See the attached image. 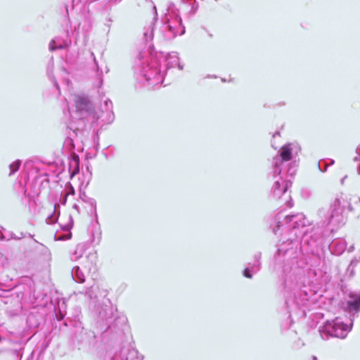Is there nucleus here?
I'll return each instance as SVG.
<instances>
[{"label":"nucleus","instance_id":"1","mask_svg":"<svg viewBox=\"0 0 360 360\" xmlns=\"http://www.w3.org/2000/svg\"><path fill=\"white\" fill-rule=\"evenodd\" d=\"M346 206L349 211L353 210L350 202L337 198L330 206L319 209L316 226L302 233L300 229H304L308 223L302 213L285 215L280 212L274 217L271 224L274 233L283 234L285 231L291 236L278 245L269 267L273 273L281 277L284 288L292 290L299 287L300 271L294 267L298 246L302 252L319 257L324 237L328 232L345 224Z\"/></svg>","mask_w":360,"mask_h":360},{"label":"nucleus","instance_id":"2","mask_svg":"<svg viewBox=\"0 0 360 360\" xmlns=\"http://www.w3.org/2000/svg\"><path fill=\"white\" fill-rule=\"evenodd\" d=\"M97 291H99L98 287L91 286L84 291H79L78 293L84 295L90 301V304L93 306L97 314L98 322L105 326V331L112 328H119L120 324L125 323L126 317L117 315V309L114 310L110 300L106 298L107 291L105 290L100 292V297H103L100 303Z\"/></svg>","mask_w":360,"mask_h":360},{"label":"nucleus","instance_id":"3","mask_svg":"<svg viewBox=\"0 0 360 360\" xmlns=\"http://www.w3.org/2000/svg\"><path fill=\"white\" fill-rule=\"evenodd\" d=\"M185 31L179 10L174 4H169L167 12L162 18V25L159 28L158 34L165 40H172L178 34L183 35Z\"/></svg>","mask_w":360,"mask_h":360},{"label":"nucleus","instance_id":"4","mask_svg":"<svg viewBox=\"0 0 360 360\" xmlns=\"http://www.w3.org/2000/svg\"><path fill=\"white\" fill-rule=\"evenodd\" d=\"M135 76L139 82L143 83L148 88L154 87L163 82V75L155 60L143 63L135 71Z\"/></svg>","mask_w":360,"mask_h":360},{"label":"nucleus","instance_id":"5","mask_svg":"<svg viewBox=\"0 0 360 360\" xmlns=\"http://www.w3.org/2000/svg\"><path fill=\"white\" fill-rule=\"evenodd\" d=\"M353 321L350 323H345L341 319L335 318L333 320H327L323 326L319 327V331L323 340H328L330 337L344 339L352 330Z\"/></svg>","mask_w":360,"mask_h":360},{"label":"nucleus","instance_id":"6","mask_svg":"<svg viewBox=\"0 0 360 360\" xmlns=\"http://www.w3.org/2000/svg\"><path fill=\"white\" fill-rule=\"evenodd\" d=\"M276 176V178L274 177L273 171L270 174V176L274 180L271 188V196L276 200H279L283 197L288 202V207H291L292 205L288 200V199L290 198V195L288 193V190L291 187L292 181L285 179L283 173L280 175L277 174Z\"/></svg>","mask_w":360,"mask_h":360},{"label":"nucleus","instance_id":"7","mask_svg":"<svg viewBox=\"0 0 360 360\" xmlns=\"http://www.w3.org/2000/svg\"><path fill=\"white\" fill-rule=\"evenodd\" d=\"M292 153L290 143L283 146L279 151V155L273 158L272 167L273 176L276 178V175L283 173V166L285 162L292 159Z\"/></svg>","mask_w":360,"mask_h":360},{"label":"nucleus","instance_id":"8","mask_svg":"<svg viewBox=\"0 0 360 360\" xmlns=\"http://www.w3.org/2000/svg\"><path fill=\"white\" fill-rule=\"evenodd\" d=\"M75 114L79 120L93 115V104L87 96H77L75 99Z\"/></svg>","mask_w":360,"mask_h":360},{"label":"nucleus","instance_id":"9","mask_svg":"<svg viewBox=\"0 0 360 360\" xmlns=\"http://www.w3.org/2000/svg\"><path fill=\"white\" fill-rule=\"evenodd\" d=\"M93 117L97 120H100L103 124H111L115 119L112 101L109 98H106L103 101V105H101L100 114L93 113Z\"/></svg>","mask_w":360,"mask_h":360},{"label":"nucleus","instance_id":"10","mask_svg":"<svg viewBox=\"0 0 360 360\" xmlns=\"http://www.w3.org/2000/svg\"><path fill=\"white\" fill-rule=\"evenodd\" d=\"M345 310L349 312L358 313L360 311V292L349 291L347 292Z\"/></svg>","mask_w":360,"mask_h":360},{"label":"nucleus","instance_id":"11","mask_svg":"<svg viewBox=\"0 0 360 360\" xmlns=\"http://www.w3.org/2000/svg\"><path fill=\"white\" fill-rule=\"evenodd\" d=\"M118 360H143L144 356L139 355V351L130 346L122 347L118 352Z\"/></svg>","mask_w":360,"mask_h":360},{"label":"nucleus","instance_id":"12","mask_svg":"<svg viewBox=\"0 0 360 360\" xmlns=\"http://www.w3.org/2000/svg\"><path fill=\"white\" fill-rule=\"evenodd\" d=\"M153 9L155 11V15L153 19V21H151L147 26L144 27V28H143V39L145 40V41L146 43L151 41L154 37V26H155V22L158 19V13H157V9H156L155 6H153Z\"/></svg>","mask_w":360,"mask_h":360},{"label":"nucleus","instance_id":"13","mask_svg":"<svg viewBox=\"0 0 360 360\" xmlns=\"http://www.w3.org/2000/svg\"><path fill=\"white\" fill-rule=\"evenodd\" d=\"M328 248L332 254L340 255L346 250L347 244L344 240H334L330 243Z\"/></svg>","mask_w":360,"mask_h":360},{"label":"nucleus","instance_id":"14","mask_svg":"<svg viewBox=\"0 0 360 360\" xmlns=\"http://www.w3.org/2000/svg\"><path fill=\"white\" fill-rule=\"evenodd\" d=\"M53 68H54L53 57L51 56L48 62V64H47L46 72H47V75H48L49 78L53 82V85L58 89H59L58 83L57 82L56 79L53 75Z\"/></svg>","mask_w":360,"mask_h":360},{"label":"nucleus","instance_id":"15","mask_svg":"<svg viewBox=\"0 0 360 360\" xmlns=\"http://www.w3.org/2000/svg\"><path fill=\"white\" fill-rule=\"evenodd\" d=\"M71 275L73 280L79 283H82L85 281V276L78 266L72 268Z\"/></svg>","mask_w":360,"mask_h":360},{"label":"nucleus","instance_id":"16","mask_svg":"<svg viewBox=\"0 0 360 360\" xmlns=\"http://www.w3.org/2000/svg\"><path fill=\"white\" fill-rule=\"evenodd\" d=\"M59 210H60V205L57 203L54 205V210L53 212L48 216V217L46 219V221L49 224H53L56 223L59 217Z\"/></svg>","mask_w":360,"mask_h":360},{"label":"nucleus","instance_id":"17","mask_svg":"<svg viewBox=\"0 0 360 360\" xmlns=\"http://www.w3.org/2000/svg\"><path fill=\"white\" fill-rule=\"evenodd\" d=\"M73 226V219L71 216H70V222L65 224L61 225V229L64 231H67L68 233H66L63 238H60V240H68L70 239L72 236V233L70 232V229L72 228Z\"/></svg>","mask_w":360,"mask_h":360},{"label":"nucleus","instance_id":"18","mask_svg":"<svg viewBox=\"0 0 360 360\" xmlns=\"http://www.w3.org/2000/svg\"><path fill=\"white\" fill-rule=\"evenodd\" d=\"M261 257H262L261 252H257L254 255L255 263L252 264V266H251L252 271L254 273L258 272L261 269V262H260Z\"/></svg>","mask_w":360,"mask_h":360},{"label":"nucleus","instance_id":"19","mask_svg":"<svg viewBox=\"0 0 360 360\" xmlns=\"http://www.w3.org/2000/svg\"><path fill=\"white\" fill-rule=\"evenodd\" d=\"M84 252V245L79 244L77 245L75 252L71 256V259L76 261L80 259Z\"/></svg>","mask_w":360,"mask_h":360},{"label":"nucleus","instance_id":"20","mask_svg":"<svg viewBox=\"0 0 360 360\" xmlns=\"http://www.w3.org/2000/svg\"><path fill=\"white\" fill-rule=\"evenodd\" d=\"M27 236L32 238L35 243H38L37 240L34 238V235H32L31 233H27V232H25V233L20 232L19 236L15 234L13 232H11V233H10V238L15 239V240H20V239L25 238Z\"/></svg>","mask_w":360,"mask_h":360},{"label":"nucleus","instance_id":"21","mask_svg":"<svg viewBox=\"0 0 360 360\" xmlns=\"http://www.w3.org/2000/svg\"><path fill=\"white\" fill-rule=\"evenodd\" d=\"M330 164H328L326 160H321L318 162V167L321 172H324L327 170L330 165H333L335 161L333 160H330Z\"/></svg>","mask_w":360,"mask_h":360},{"label":"nucleus","instance_id":"22","mask_svg":"<svg viewBox=\"0 0 360 360\" xmlns=\"http://www.w3.org/2000/svg\"><path fill=\"white\" fill-rule=\"evenodd\" d=\"M91 56L93 57L95 66L96 68V75L99 78V84H100V86H101L103 84V78H102L103 72H102V70H101L99 69L98 62H97L96 58L93 52H91Z\"/></svg>","mask_w":360,"mask_h":360},{"label":"nucleus","instance_id":"23","mask_svg":"<svg viewBox=\"0 0 360 360\" xmlns=\"http://www.w3.org/2000/svg\"><path fill=\"white\" fill-rule=\"evenodd\" d=\"M169 56L171 58H174V67L176 65L180 70H182L184 68V65L179 63V58L178 56V53L176 52H172L169 53Z\"/></svg>","mask_w":360,"mask_h":360},{"label":"nucleus","instance_id":"24","mask_svg":"<svg viewBox=\"0 0 360 360\" xmlns=\"http://www.w3.org/2000/svg\"><path fill=\"white\" fill-rule=\"evenodd\" d=\"M20 165H21V161L19 160H15V162H12L9 165L10 170H11L9 175H12L15 172H16L19 169Z\"/></svg>","mask_w":360,"mask_h":360},{"label":"nucleus","instance_id":"25","mask_svg":"<svg viewBox=\"0 0 360 360\" xmlns=\"http://www.w3.org/2000/svg\"><path fill=\"white\" fill-rule=\"evenodd\" d=\"M296 167L297 165L295 162L290 163L288 168L287 169L286 174L290 176H294L296 172Z\"/></svg>","mask_w":360,"mask_h":360},{"label":"nucleus","instance_id":"26","mask_svg":"<svg viewBox=\"0 0 360 360\" xmlns=\"http://www.w3.org/2000/svg\"><path fill=\"white\" fill-rule=\"evenodd\" d=\"M251 266H252V264L250 263L249 264V266L246 267L243 271V275L248 278H252V274H255L252 271V268H251Z\"/></svg>","mask_w":360,"mask_h":360},{"label":"nucleus","instance_id":"27","mask_svg":"<svg viewBox=\"0 0 360 360\" xmlns=\"http://www.w3.org/2000/svg\"><path fill=\"white\" fill-rule=\"evenodd\" d=\"M87 259L90 260L91 262V264L93 265L94 264H96V252H92V253H89L88 255H87Z\"/></svg>","mask_w":360,"mask_h":360},{"label":"nucleus","instance_id":"28","mask_svg":"<svg viewBox=\"0 0 360 360\" xmlns=\"http://www.w3.org/2000/svg\"><path fill=\"white\" fill-rule=\"evenodd\" d=\"M54 44H55V41H54V40H53V39H52V40L50 41V43H49V50H50L51 51H56V50H57V49H62V48H63L61 46H56Z\"/></svg>","mask_w":360,"mask_h":360},{"label":"nucleus","instance_id":"29","mask_svg":"<svg viewBox=\"0 0 360 360\" xmlns=\"http://www.w3.org/2000/svg\"><path fill=\"white\" fill-rule=\"evenodd\" d=\"M167 60V69L174 68V58H171L169 56V53L168 54Z\"/></svg>","mask_w":360,"mask_h":360},{"label":"nucleus","instance_id":"30","mask_svg":"<svg viewBox=\"0 0 360 360\" xmlns=\"http://www.w3.org/2000/svg\"><path fill=\"white\" fill-rule=\"evenodd\" d=\"M355 269V266H352V268H350V265L348 266L347 271L349 274V276L350 277L354 276V275L355 274V269Z\"/></svg>","mask_w":360,"mask_h":360},{"label":"nucleus","instance_id":"31","mask_svg":"<svg viewBox=\"0 0 360 360\" xmlns=\"http://www.w3.org/2000/svg\"><path fill=\"white\" fill-rule=\"evenodd\" d=\"M350 200H352L353 202L355 204L360 203V198L358 196H354V197H353V198H352Z\"/></svg>","mask_w":360,"mask_h":360},{"label":"nucleus","instance_id":"32","mask_svg":"<svg viewBox=\"0 0 360 360\" xmlns=\"http://www.w3.org/2000/svg\"><path fill=\"white\" fill-rule=\"evenodd\" d=\"M67 187L70 188V193H71V194L75 193L74 188L70 182L67 184Z\"/></svg>","mask_w":360,"mask_h":360},{"label":"nucleus","instance_id":"33","mask_svg":"<svg viewBox=\"0 0 360 360\" xmlns=\"http://www.w3.org/2000/svg\"><path fill=\"white\" fill-rule=\"evenodd\" d=\"M357 153V155L355 156L353 159L354 162L360 161V153Z\"/></svg>","mask_w":360,"mask_h":360},{"label":"nucleus","instance_id":"34","mask_svg":"<svg viewBox=\"0 0 360 360\" xmlns=\"http://www.w3.org/2000/svg\"><path fill=\"white\" fill-rule=\"evenodd\" d=\"M12 352H13V353L14 354H15L16 356H22V354H20V351H18V350H17V349H14V350H13Z\"/></svg>","mask_w":360,"mask_h":360},{"label":"nucleus","instance_id":"35","mask_svg":"<svg viewBox=\"0 0 360 360\" xmlns=\"http://www.w3.org/2000/svg\"><path fill=\"white\" fill-rule=\"evenodd\" d=\"M101 233H98V237H97V240L96 241V244H98L101 241Z\"/></svg>","mask_w":360,"mask_h":360},{"label":"nucleus","instance_id":"36","mask_svg":"<svg viewBox=\"0 0 360 360\" xmlns=\"http://www.w3.org/2000/svg\"><path fill=\"white\" fill-rule=\"evenodd\" d=\"M117 356L118 353H115L114 355L111 357L110 360H118Z\"/></svg>","mask_w":360,"mask_h":360},{"label":"nucleus","instance_id":"37","mask_svg":"<svg viewBox=\"0 0 360 360\" xmlns=\"http://www.w3.org/2000/svg\"><path fill=\"white\" fill-rule=\"evenodd\" d=\"M354 250V245H351L349 248H348V252H352Z\"/></svg>","mask_w":360,"mask_h":360},{"label":"nucleus","instance_id":"38","mask_svg":"<svg viewBox=\"0 0 360 360\" xmlns=\"http://www.w3.org/2000/svg\"><path fill=\"white\" fill-rule=\"evenodd\" d=\"M95 241H96V237H95V236H94V233H91V242H92V243H94Z\"/></svg>","mask_w":360,"mask_h":360},{"label":"nucleus","instance_id":"39","mask_svg":"<svg viewBox=\"0 0 360 360\" xmlns=\"http://www.w3.org/2000/svg\"><path fill=\"white\" fill-rule=\"evenodd\" d=\"M66 141L69 143H72V139L71 138H68Z\"/></svg>","mask_w":360,"mask_h":360},{"label":"nucleus","instance_id":"40","mask_svg":"<svg viewBox=\"0 0 360 360\" xmlns=\"http://www.w3.org/2000/svg\"><path fill=\"white\" fill-rule=\"evenodd\" d=\"M96 200H93L91 202V205L94 206L95 209H96Z\"/></svg>","mask_w":360,"mask_h":360},{"label":"nucleus","instance_id":"41","mask_svg":"<svg viewBox=\"0 0 360 360\" xmlns=\"http://www.w3.org/2000/svg\"><path fill=\"white\" fill-rule=\"evenodd\" d=\"M56 317H57V319L58 320H61L63 319V315H56Z\"/></svg>","mask_w":360,"mask_h":360},{"label":"nucleus","instance_id":"42","mask_svg":"<svg viewBox=\"0 0 360 360\" xmlns=\"http://www.w3.org/2000/svg\"><path fill=\"white\" fill-rule=\"evenodd\" d=\"M79 131V129H73V130H72V132L75 134V136H77V131Z\"/></svg>","mask_w":360,"mask_h":360},{"label":"nucleus","instance_id":"43","mask_svg":"<svg viewBox=\"0 0 360 360\" xmlns=\"http://www.w3.org/2000/svg\"><path fill=\"white\" fill-rule=\"evenodd\" d=\"M78 172H79V169H77V170H75V171L74 172V173H73V174H72L70 175L71 179H72V178L73 177V176H74L76 173H77Z\"/></svg>","mask_w":360,"mask_h":360},{"label":"nucleus","instance_id":"44","mask_svg":"<svg viewBox=\"0 0 360 360\" xmlns=\"http://www.w3.org/2000/svg\"><path fill=\"white\" fill-rule=\"evenodd\" d=\"M66 200H67V195H65V199H63V204L65 205L66 203Z\"/></svg>","mask_w":360,"mask_h":360},{"label":"nucleus","instance_id":"45","mask_svg":"<svg viewBox=\"0 0 360 360\" xmlns=\"http://www.w3.org/2000/svg\"><path fill=\"white\" fill-rule=\"evenodd\" d=\"M66 200H67V195H65V199H63V204L65 205L66 203Z\"/></svg>","mask_w":360,"mask_h":360},{"label":"nucleus","instance_id":"46","mask_svg":"<svg viewBox=\"0 0 360 360\" xmlns=\"http://www.w3.org/2000/svg\"><path fill=\"white\" fill-rule=\"evenodd\" d=\"M356 153H360V146L356 148Z\"/></svg>","mask_w":360,"mask_h":360},{"label":"nucleus","instance_id":"47","mask_svg":"<svg viewBox=\"0 0 360 360\" xmlns=\"http://www.w3.org/2000/svg\"><path fill=\"white\" fill-rule=\"evenodd\" d=\"M358 174H360V165L358 167Z\"/></svg>","mask_w":360,"mask_h":360},{"label":"nucleus","instance_id":"48","mask_svg":"<svg viewBox=\"0 0 360 360\" xmlns=\"http://www.w3.org/2000/svg\"><path fill=\"white\" fill-rule=\"evenodd\" d=\"M276 134L279 135V132L278 131L276 132V134L274 135V136H275Z\"/></svg>","mask_w":360,"mask_h":360},{"label":"nucleus","instance_id":"49","mask_svg":"<svg viewBox=\"0 0 360 360\" xmlns=\"http://www.w3.org/2000/svg\"><path fill=\"white\" fill-rule=\"evenodd\" d=\"M86 267H87L88 269H91V266L89 265L86 266Z\"/></svg>","mask_w":360,"mask_h":360},{"label":"nucleus","instance_id":"50","mask_svg":"<svg viewBox=\"0 0 360 360\" xmlns=\"http://www.w3.org/2000/svg\"><path fill=\"white\" fill-rule=\"evenodd\" d=\"M221 81L222 82H226V79H221Z\"/></svg>","mask_w":360,"mask_h":360},{"label":"nucleus","instance_id":"51","mask_svg":"<svg viewBox=\"0 0 360 360\" xmlns=\"http://www.w3.org/2000/svg\"><path fill=\"white\" fill-rule=\"evenodd\" d=\"M74 207H75V208H77V205H74Z\"/></svg>","mask_w":360,"mask_h":360}]
</instances>
